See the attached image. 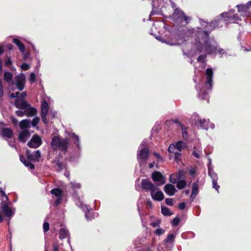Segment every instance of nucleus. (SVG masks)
Listing matches in <instances>:
<instances>
[{
  "label": "nucleus",
  "mask_w": 251,
  "mask_h": 251,
  "mask_svg": "<svg viewBox=\"0 0 251 251\" xmlns=\"http://www.w3.org/2000/svg\"><path fill=\"white\" fill-rule=\"evenodd\" d=\"M195 45L197 50L208 54L216 53L217 51L221 56L226 53L225 51L219 48L216 42L210 41L208 33L206 31H199L196 34Z\"/></svg>",
  "instance_id": "f257e3e1"
},
{
  "label": "nucleus",
  "mask_w": 251,
  "mask_h": 251,
  "mask_svg": "<svg viewBox=\"0 0 251 251\" xmlns=\"http://www.w3.org/2000/svg\"><path fill=\"white\" fill-rule=\"evenodd\" d=\"M156 38L162 43H165L167 45L171 46L180 45L182 44L184 41L188 40V31L187 28L183 30H179L178 33L176 34V41L177 42H173L172 41H169L166 39H164L162 37H156Z\"/></svg>",
  "instance_id": "f03ea898"
},
{
  "label": "nucleus",
  "mask_w": 251,
  "mask_h": 251,
  "mask_svg": "<svg viewBox=\"0 0 251 251\" xmlns=\"http://www.w3.org/2000/svg\"><path fill=\"white\" fill-rule=\"evenodd\" d=\"M69 141L67 138L61 139L59 136L52 138L51 146L53 150H59L65 152L68 148Z\"/></svg>",
  "instance_id": "7ed1b4c3"
},
{
  "label": "nucleus",
  "mask_w": 251,
  "mask_h": 251,
  "mask_svg": "<svg viewBox=\"0 0 251 251\" xmlns=\"http://www.w3.org/2000/svg\"><path fill=\"white\" fill-rule=\"evenodd\" d=\"M152 10L149 16H152L154 15H162V6L163 3V0H152Z\"/></svg>",
  "instance_id": "20e7f679"
},
{
  "label": "nucleus",
  "mask_w": 251,
  "mask_h": 251,
  "mask_svg": "<svg viewBox=\"0 0 251 251\" xmlns=\"http://www.w3.org/2000/svg\"><path fill=\"white\" fill-rule=\"evenodd\" d=\"M236 7L239 13L244 14L245 16L251 15V0L246 4H238Z\"/></svg>",
  "instance_id": "39448f33"
},
{
  "label": "nucleus",
  "mask_w": 251,
  "mask_h": 251,
  "mask_svg": "<svg viewBox=\"0 0 251 251\" xmlns=\"http://www.w3.org/2000/svg\"><path fill=\"white\" fill-rule=\"evenodd\" d=\"M193 120L195 122V124L199 126L202 128L207 129L209 127V121L205 119L201 118L198 114H194L192 116Z\"/></svg>",
  "instance_id": "423d86ee"
},
{
  "label": "nucleus",
  "mask_w": 251,
  "mask_h": 251,
  "mask_svg": "<svg viewBox=\"0 0 251 251\" xmlns=\"http://www.w3.org/2000/svg\"><path fill=\"white\" fill-rule=\"evenodd\" d=\"M25 82V75L24 74L21 73L15 76V81L14 82H12V84H15L19 91H22L24 89Z\"/></svg>",
  "instance_id": "0eeeda50"
},
{
  "label": "nucleus",
  "mask_w": 251,
  "mask_h": 251,
  "mask_svg": "<svg viewBox=\"0 0 251 251\" xmlns=\"http://www.w3.org/2000/svg\"><path fill=\"white\" fill-rule=\"evenodd\" d=\"M26 157L28 160H26L23 155H21L20 159L21 161L26 167H28L30 169H32L34 168L33 164L30 163V161H33L34 155L30 152L28 151H27L26 154Z\"/></svg>",
  "instance_id": "6e6552de"
},
{
  "label": "nucleus",
  "mask_w": 251,
  "mask_h": 251,
  "mask_svg": "<svg viewBox=\"0 0 251 251\" xmlns=\"http://www.w3.org/2000/svg\"><path fill=\"white\" fill-rule=\"evenodd\" d=\"M149 150L147 148L139 149L137 153V159L140 165L144 163L149 156Z\"/></svg>",
  "instance_id": "1a4fd4ad"
},
{
  "label": "nucleus",
  "mask_w": 251,
  "mask_h": 251,
  "mask_svg": "<svg viewBox=\"0 0 251 251\" xmlns=\"http://www.w3.org/2000/svg\"><path fill=\"white\" fill-rule=\"evenodd\" d=\"M0 209L3 213L4 216L8 218L11 217L14 214L11 208L9 207V204L5 201H1L0 204Z\"/></svg>",
  "instance_id": "9d476101"
},
{
  "label": "nucleus",
  "mask_w": 251,
  "mask_h": 251,
  "mask_svg": "<svg viewBox=\"0 0 251 251\" xmlns=\"http://www.w3.org/2000/svg\"><path fill=\"white\" fill-rule=\"evenodd\" d=\"M208 175L209 176L212 180V184L213 188L215 189L217 191H218L220 186L217 185V180H218V176L216 173H215L212 167H211L210 166L208 167Z\"/></svg>",
  "instance_id": "9b49d317"
},
{
  "label": "nucleus",
  "mask_w": 251,
  "mask_h": 251,
  "mask_svg": "<svg viewBox=\"0 0 251 251\" xmlns=\"http://www.w3.org/2000/svg\"><path fill=\"white\" fill-rule=\"evenodd\" d=\"M49 112V105L47 102L44 100L42 101L41 104V117L43 123L47 124L48 121L46 119V116Z\"/></svg>",
  "instance_id": "f8f14e48"
},
{
  "label": "nucleus",
  "mask_w": 251,
  "mask_h": 251,
  "mask_svg": "<svg viewBox=\"0 0 251 251\" xmlns=\"http://www.w3.org/2000/svg\"><path fill=\"white\" fill-rule=\"evenodd\" d=\"M213 74V71L211 69L208 68L206 70V82L205 84V89L207 91L210 90L212 89Z\"/></svg>",
  "instance_id": "ddd939ff"
},
{
  "label": "nucleus",
  "mask_w": 251,
  "mask_h": 251,
  "mask_svg": "<svg viewBox=\"0 0 251 251\" xmlns=\"http://www.w3.org/2000/svg\"><path fill=\"white\" fill-rule=\"evenodd\" d=\"M185 173L183 170H179L178 173L172 174L170 176V181L172 183L175 184L177 180L184 179Z\"/></svg>",
  "instance_id": "4468645a"
},
{
  "label": "nucleus",
  "mask_w": 251,
  "mask_h": 251,
  "mask_svg": "<svg viewBox=\"0 0 251 251\" xmlns=\"http://www.w3.org/2000/svg\"><path fill=\"white\" fill-rule=\"evenodd\" d=\"M41 143L42 140L40 137L37 135H34L27 143V145L30 148H37L41 145Z\"/></svg>",
  "instance_id": "2eb2a0df"
},
{
  "label": "nucleus",
  "mask_w": 251,
  "mask_h": 251,
  "mask_svg": "<svg viewBox=\"0 0 251 251\" xmlns=\"http://www.w3.org/2000/svg\"><path fill=\"white\" fill-rule=\"evenodd\" d=\"M151 195L152 199L155 201H161L164 199L163 193L159 190L157 186L156 189H154V190H153L151 192Z\"/></svg>",
  "instance_id": "dca6fc26"
},
{
  "label": "nucleus",
  "mask_w": 251,
  "mask_h": 251,
  "mask_svg": "<svg viewBox=\"0 0 251 251\" xmlns=\"http://www.w3.org/2000/svg\"><path fill=\"white\" fill-rule=\"evenodd\" d=\"M152 179L154 182L158 183L159 185H162L165 183L164 177L158 172H155L152 174Z\"/></svg>",
  "instance_id": "f3484780"
},
{
  "label": "nucleus",
  "mask_w": 251,
  "mask_h": 251,
  "mask_svg": "<svg viewBox=\"0 0 251 251\" xmlns=\"http://www.w3.org/2000/svg\"><path fill=\"white\" fill-rule=\"evenodd\" d=\"M142 188L146 191H150L151 192L154 189H156V186L151 183L149 180L146 179H142L141 181Z\"/></svg>",
  "instance_id": "a211bd4d"
},
{
  "label": "nucleus",
  "mask_w": 251,
  "mask_h": 251,
  "mask_svg": "<svg viewBox=\"0 0 251 251\" xmlns=\"http://www.w3.org/2000/svg\"><path fill=\"white\" fill-rule=\"evenodd\" d=\"M51 193L52 195L55 196L56 197V200L55 201V204L56 205L59 204L60 203L61 201L62 200V191L58 188H54L51 191Z\"/></svg>",
  "instance_id": "6ab92c4d"
},
{
  "label": "nucleus",
  "mask_w": 251,
  "mask_h": 251,
  "mask_svg": "<svg viewBox=\"0 0 251 251\" xmlns=\"http://www.w3.org/2000/svg\"><path fill=\"white\" fill-rule=\"evenodd\" d=\"M164 190L166 194L170 196H173L177 192L175 186L171 184L165 185L164 187Z\"/></svg>",
  "instance_id": "aec40b11"
},
{
  "label": "nucleus",
  "mask_w": 251,
  "mask_h": 251,
  "mask_svg": "<svg viewBox=\"0 0 251 251\" xmlns=\"http://www.w3.org/2000/svg\"><path fill=\"white\" fill-rule=\"evenodd\" d=\"M79 206L85 212V216L87 220H91L93 219V217L92 216L91 213L90 212V208L88 205H85L82 203H80Z\"/></svg>",
  "instance_id": "412c9836"
},
{
  "label": "nucleus",
  "mask_w": 251,
  "mask_h": 251,
  "mask_svg": "<svg viewBox=\"0 0 251 251\" xmlns=\"http://www.w3.org/2000/svg\"><path fill=\"white\" fill-rule=\"evenodd\" d=\"M14 104L16 107L23 110H24L25 108H26L27 105H28L25 100L20 99H16Z\"/></svg>",
  "instance_id": "4be33fe9"
},
{
  "label": "nucleus",
  "mask_w": 251,
  "mask_h": 251,
  "mask_svg": "<svg viewBox=\"0 0 251 251\" xmlns=\"http://www.w3.org/2000/svg\"><path fill=\"white\" fill-rule=\"evenodd\" d=\"M25 112L26 115L28 117H32L36 114V109L31 106L30 105L28 104L27 107L25 108Z\"/></svg>",
  "instance_id": "5701e85b"
},
{
  "label": "nucleus",
  "mask_w": 251,
  "mask_h": 251,
  "mask_svg": "<svg viewBox=\"0 0 251 251\" xmlns=\"http://www.w3.org/2000/svg\"><path fill=\"white\" fill-rule=\"evenodd\" d=\"M168 151L171 153H175V158L176 160H178L179 159V157L180 156V153L177 152L175 144H171L170 145L168 148Z\"/></svg>",
  "instance_id": "b1692460"
},
{
  "label": "nucleus",
  "mask_w": 251,
  "mask_h": 251,
  "mask_svg": "<svg viewBox=\"0 0 251 251\" xmlns=\"http://www.w3.org/2000/svg\"><path fill=\"white\" fill-rule=\"evenodd\" d=\"M29 133L28 130H25L21 132L19 135V139L20 141L25 143L29 137Z\"/></svg>",
  "instance_id": "393cba45"
},
{
  "label": "nucleus",
  "mask_w": 251,
  "mask_h": 251,
  "mask_svg": "<svg viewBox=\"0 0 251 251\" xmlns=\"http://www.w3.org/2000/svg\"><path fill=\"white\" fill-rule=\"evenodd\" d=\"M199 185L197 182L194 183L192 185V191L191 195V198L193 200L195 198L198 193Z\"/></svg>",
  "instance_id": "a878e982"
},
{
  "label": "nucleus",
  "mask_w": 251,
  "mask_h": 251,
  "mask_svg": "<svg viewBox=\"0 0 251 251\" xmlns=\"http://www.w3.org/2000/svg\"><path fill=\"white\" fill-rule=\"evenodd\" d=\"M13 41L18 47L21 52L24 53L25 51V47L23 44L17 38L13 39Z\"/></svg>",
  "instance_id": "bb28decb"
},
{
  "label": "nucleus",
  "mask_w": 251,
  "mask_h": 251,
  "mask_svg": "<svg viewBox=\"0 0 251 251\" xmlns=\"http://www.w3.org/2000/svg\"><path fill=\"white\" fill-rule=\"evenodd\" d=\"M1 133L3 136L7 138H11L12 136V131L10 128H4L1 131Z\"/></svg>",
  "instance_id": "cd10ccee"
},
{
  "label": "nucleus",
  "mask_w": 251,
  "mask_h": 251,
  "mask_svg": "<svg viewBox=\"0 0 251 251\" xmlns=\"http://www.w3.org/2000/svg\"><path fill=\"white\" fill-rule=\"evenodd\" d=\"M68 235V231L66 229L62 228L60 230L59 237L61 239H63L66 238Z\"/></svg>",
  "instance_id": "c85d7f7f"
},
{
  "label": "nucleus",
  "mask_w": 251,
  "mask_h": 251,
  "mask_svg": "<svg viewBox=\"0 0 251 251\" xmlns=\"http://www.w3.org/2000/svg\"><path fill=\"white\" fill-rule=\"evenodd\" d=\"M20 126L21 128H26L30 126V121L28 120H23L20 123Z\"/></svg>",
  "instance_id": "c756f323"
},
{
  "label": "nucleus",
  "mask_w": 251,
  "mask_h": 251,
  "mask_svg": "<svg viewBox=\"0 0 251 251\" xmlns=\"http://www.w3.org/2000/svg\"><path fill=\"white\" fill-rule=\"evenodd\" d=\"M176 147L177 152L180 153L182 149L185 146V144L182 141H178L176 144Z\"/></svg>",
  "instance_id": "7c9ffc66"
},
{
  "label": "nucleus",
  "mask_w": 251,
  "mask_h": 251,
  "mask_svg": "<svg viewBox=\"0 0 251 251\" xmlns=\"http://www.w3.org/2000/svg\"><path fill=\"white\" fill-rule=\"evenodd\" d=\"M176 183H177V188L179 189H183L186 185V182L184 179L177 180Z\"/></svg>",
  "instance_id": "2f4dec72"
},
{
  "label": "nucleus",
  "mask_w": 251,
  "mask_h": 251,
  "mask_svg": "<svg viewBox=\"0 0 251 251\" xmlns=\"http://www.w3.org/2000/svg\"><path fill=\"white\" fill-rule=\"evenodd\" d=\"M199 96L201 99H208L207 92L206 91L205 89H201L200 90Z\"/></svg>",
  "instance_id": "473e14b6"
},
{
  "label": "nucleus",
  "mask_w": 251,
  "mask_h": 251,
  "mask_svg": "<svg viewBox=\"0 0 251 251\" xmlns=\"http://www.w3.org/2000/svg\"><path fill=\"white\" fill-rule=\"evenodd\" d=\"M161 212L165 216H170L172 213L170 211L169 208L167 207H161Z\"/></svg>",
  "instance_id": "72a5a7b5"
},
{
  "label": "nucleus",
  "mask_w": 251,
  "mask_h": 251,
  "mask_svg": "<svg viewBox=\"0 0 251 251\" xmlns=\"http://www.w3.org/2000/svg\"><path fill=\"white\" fill-rule=\"evenodd\" d=\"M13 75L11 73L5 72L4 74V79L7 82H10L12 80Z\"/></svg>",
  "instance_id": "f704fd0d"
},
{
  "label": "nucleus",
  "mask_w": 251,
  "mask_h": 251,
  "mask_svg": "<svg viewBox=\"0 0 251 251\" xmlns=\"http://www.w3.org/2000/svg\"><path fill=\"white\" fill-rule=\"evenodd\" d=\"M172 16H185L184 12L179 8H176L174 9V12Z\"/></svg>",
  "instance_id": "c9c22d12"
},
{
  "label": "nucleus",
  "mask_w": 251,
  "mask_h": 251,
  "mask_svg": "<svg viewBox=\"0 0 251 251\" xmlns=\"http://www.w3.org/2000/svg\"><path fill=\"white\" fill-rule=\"evenodd\" d=\"M229 15V16H236L237 14H235V10L233 9H231L228 11V12H224L220 14V16H225Z\"/></svg>",
  "instance_id": "e433bc0d"
},
{
  "label": "nucleus",
  "mask_w": 251,
  "mask_h": 251,
  "mask_svg": "<svg viewBox=\"0 0 251 251\" xmlns=\"http://www.w3.org/2000/svg\"><path fill=\"white\" fill-rule=\"evenodd\" d=\"M177 17V20L183 23L182 24V25H186L187 24V18H189V17Z\"/></svg>",
  "instance_id": "4c0bfd02"
},
{
  "label": "nucleus",
  "mask_w": 251,
  "mask_h": 251,
  "mask_svg": "<svg viewBox=\"0 0 251 251\" xmlns=\"http://www.w3.org/2000/svg\"><path fill=\"white\" fill-rule=\"evenodd\" d=\"M187 128L184 126H181V130H182V137L183 139H187L188 138V134L186 131Z\"/></svg>",
  "instance_id": "58836bf2"
},
{
  "label": "nucleus",
  "mask_w": 251,
  "mask_h": 251,
  "mask_svg": "<svg viewBox=\"0 0 251 251\" xmlns=\"http://www.w3.org/2000/svg\"><path fill=\"white\" fill-rule=\"evenodd\" d=\"M70 137L75 140V143L76 144L77 146H79V141L78 137L74 133L70 134Z\"/></svg>",
  "instance_id": "ea45409f"
},
{
  "label": "nucleus",
  "mask_w": 251,
  "mask_h": 251,
  "mask_svg": "<svg viewBox=\"0 0 251 251\" xmlns=\"http://www.w3.org/2000/svg\"><path fill=\"white\" fill-rule=\"evenodd\" d=\"M223 18V20L225 21H229L230 23H234L235 20V18H237V17H222Z\"/></svg>",
  "instance_id": "a19ab883"
},
{
  "label": "nucleus",
  "mask_w": 251,
  "mask_h": 251,
  "mask_svg": "<svg viewBox=\"0 0 251 251\" xmlns=\"http://www.w3.org/2000/svg\"><path fill=\"white\" fill-rule=\"evenodd\" d=\"M71 185L72 188L74 190L80 189L81 187V185L79 183H76L75 182H71Z\"/></svg>",
  "instance_id": "79ce46f5"
},
{
  "label": "nucleus",
  "mask_w": 251,
  "mask_h": 251,
  "mask_svg": "<svg viewBox=\"0 0 251 251\" xmlns=\"http://www.w3.org/2000/svg\"><path fill=\"white\" fill-rule=\"evenodd\" d=\"M160 224V220L159 219H155L154 221L151 222V225L153 227H157Z\"/></svg>",
  "instance_id": "37998d69"
},
{
  "label": "nucleus",
  "mask_w": 251,
  "mask_h": 251,
  "mask_svg": "<svg viewBox=\"0 0 251 251\" xmlns=\"http://www.w3.org/2000/svg\"><path fill=\"white\" fill-rule=\"evenodd\" d=\"M41 156V152H40V151H39V150H37L35 153V155H34V157H33V161H38V160H39V158H40Z\"/></svg>",
  "instance_id": "c03bdc74"
},
{
  "label": "nucleus",
  "mask_w": 251,
  "mask_h": 251,
  "mask_svg": "<svg viewBox=\"0 0 251 251\" xmlns=\"http://www.w3.org/2000/svg\"><path fill=\"white\" fill-rule=\"evenodd\" d=\"M164 233L165 230L161 228H158L155 231V233L158 236L163 234Z\"/></svg>",
  "instance_id": "a18cd8bd"
},
{
  "label": "nucleus",
  "mask_w": 251,
  "mask_h": 251,
  "mask_svg": "<svg viewBox=\"0 0 251 251\" xmlns=\"http://www.w3.org/2000/svg\"><path fill=\"white\" fill-rule=\"evenodd\" d=\"M36 80V75L34 73H31L30 75L29 81L32 83Z\"/></svg>",
  "instance_id": "49530a36"
},
{
  "label": "nucleus",
  "mask_w": 251,
  "mask_h": 251,
  "mask_svg": "<svg viewBox=\"0 0 251 251\" xmlns=\"http://www.w3.org/2000/svg\"><path fill=\"white\" fill-rule=\"evenodd\" d=\"M174 238V235L173 234H169L167 238L165 240L166 243H168L170 242H173Z\"/></svg>",
  "instance_id": "de8ad7c7"
},
{
  "label": "nucleus",
  "mask_w": 251,
  "mask_h": 251,
  "mask_svg": "<svg viewBox=\"0 0 251 251\" xmlns=\"http://www.w3.org/2000/svg\"><path fill=\"white\" fill-rule=\"evenodd\" d=\"M40 121V119L39 118H34L31 122V124L33 126H35L38 125Z\"/></svg>",
  "instance_id": "09e8293b"
},
{
  "label": "nucleus",
  "mask_w": 251,
  "mask_h": 251,
  "mask_svg": "<svg viewBox=\"0 0 251 251\" xmlns=\"http://www.w3.org/2000/svg\"><path fill=\"white\" fill-rule=\"evenodd\" d=\"M16 114L17 115L22 117L24 115H25V110H19L16 111Z\"/></svg>",
  "instance_id": "8fccbe9b"
},
{
  "label": "nucleus",
  "mask_w": 251,
  "mask_h": 251,
  "mask_svg": "<svg viewBox=\"0 0 251 251\" xmlns=\"http://www.w3.org/2000/svg\"><path fill=\"white\" fill-rule=\"evenodd\" d=\"M21 68L23 70H27L30 68V65L26 63H23L21 65Z\"/></svg>",
  "instance_id": "3c124183"
},
{
  "label": "nucleus",
  "mask_w": 251,
  "mask_h": 251,
  "mask_svg": "<svg viewBox=\"0 0 251 251\" xmlns=\"http://www.w3.org/2000/svg\"><path fill=\"white\" fill-rule=\"evenodd\" d=\"M153 154L157 158L158 162H161L163 161L162 157L159 153L156 152H153Z\"/></svg>",
  "instance_id": "603ef678"
},
{
  "label": "nucleus",
  "mask_w": 251,
  "mask_h": 251,
  "mask_svg": "<svg viewBox=\"0 0 251 251\" xmlns=\"http://www.w3.org/2000/svg\"><path fill=\"white\" fill-rule=\"evenodd\" d=\"M205 25L204 26V28L206 29H210V27L213 26V27H215V24L213 23H206Z\"/></svg>",
  "instance_id": "864d4df0"
},
{
  "label": "nucleus",
  "mask_w": 251,
  "mask_h": 251,
  "mask_svg": "<svg viewBox=\"0 0 251 251\" xmlns=\"http://www.w3.org/2000/svg\"><path fill=\"white\" fill-rule=\"evenodd\" d=\"M50 225L48 222H45L43 224V229L45 232H47L49 230Z\"/></svg>",
  "instance_id": "5fc2aeb1"
},
{
  "label": "nucleus",
  "mask_w": 251,
  "mask_h": 251,
  "mask_svg": "<svg viewBox=\"0 0 251 251\" xmlns=\"http://www.w3.org/2000/svg\"><path fill=\"white\" fill-rule=\"evenodd\" d=\"M165 203L168 205H173V200L172 199L167 198L165 200Z\"/></svg>",
  "instance_id": "6e6d98bb"
},
{
  "label": "nucleus",
  "mask_w": 251,
  "mask_h": 251,
  "mask_svg": "<svg viewBox=\"0 0 251 251\" xmlns=\"http://www.w3.org/2000/svg\"><path fill=\"white\" fill-rule=\"evenodd\" d=\"M179 222V218H175L173 219V220L172 221V225L174 226H176L178 224Z\"/></svg>",
  "instance_id": "4d7b16f0"
},
{
  "label": "nucleus",
  "mask_w": 251,
  "mask_h": 251,
  "mask_svg": "<svg viewBox=\"0 0 251 251\" xmlns=\"http://www.w3.org/2000/svg\"><path fill=\"white\" fill-rule=\"evenodd\" d=\"M8 201H9V199H8V197L6 196V195H5V196L2 197V200L1 201H5V202H7L8 204H9L10 203V202H9Z\"/></svg>",
  "instance_id": "13d9d810"
},
{
  "label": "nucleus",
  "mask_w": 251,
  "mask_h": 251,
  "mask_svg": "<svg viewBox=\"0 0 251 251\" xmlns=\"http://www.w3.org/2000/svg\"><path fill=\"white\" fill-rule=\"evenodd\" d=\"M146 146H147V142H146V141H143V142H142V143L141 144V145H140V147H139V149H142V148H146Z\"/></svg>",
  "instance_id": "bf43d9fd"
},
{
  "label": "nucleus",
  "mask_w": 251,
  "mask_h": 251,
  "mask_svg": "<svg viewBox=\"0 0 251 251\" xmlns=\"http://www.w3.org/2000/svg\"><path fill=\"white\" fill-rule=\"evenodd\" d=\"M204 58H205L204 56H203V55H200L198 58V61L199 62H203L204 61Z\"/></svg>",
  "instance_id": "052dcab7"
},
{
  "label": "nucleus",
  "mask_w": 251,
  "mask_h": 251,
  "mask_svg": "<svg viewBox=\"0 0 251 251\" xmlns=\"http://www.w3.org/2000/svg\"><path fill=\"white\" fill-rule=\"evenodd\" d=\"M185 207V203L184 202H181L179 204L178 207L179 209L182 210L184 209Z\"/></svg>",
  "instance_id": "680f3d73"
},
{
  "label": "nucleus",
  "mask_w": 251,
  "mask_h": 251,
  "mask_svg": "<svg viewBox=\"0 0 251 251\" xmlns=\"http://www.w3.org/2000/svg\"><path fill=\"white\" fill-rule=\"evenodd\" d=\"M0 194L2 197L6 195L4 191L2 189V188H0Z\"/></svg>",
  "instance_id": "e2e57ef3"
},
{
  "label": "nucleus",
  "mask_w": 251,
  "mask_h": 251,
  "mask_svg": "<svg viewBox=\"0 0 251 251\" xmlns=\"http://www.w3.org/2000/svg\"><path fill=\"white\" fill-rule=\"evenodd\" d=\"M53 251H59L58 246L57 244L53 245Z\"/></svg>",
  "instance_id": "0e129e2a"
},
{
  "label": "nucleus",
  "mask_w": 251,
  "mask_h": 251,
  "mask_svg": "<svg viewBox=\"0 0 251 251\" xmlns=\"http://www.w3.org/2000/svg\"><path fill=\"white\" fill-rule=\"evenodd\" d=\"M195 173H196V170L195 169H191L190 170L189 174H190V175L194 176L195 174Z\"/></svg>",
  "instance_id": "69168bd1"
},
{
  "label": "nucleus",
  "mask_w": 251,
  "mask_h": 251,
  "mask_svg": "<svg viewBox=\"0 0 251 251\" xmlns=\"http://www.w3.org/2000/svg\"><path fill=\"white\" fill-rule=\"evenodd\" d=\"M5 65L9 66L12 64V61L10 58H8L7 61L5 62Z\"/></svg>",
  "instance_id": "338daca9"
},
{
  "label": "nucleus",
  "mask_w": 251,
  "mask_h": 251,
  "mask_svg": "<svg viewBox=\"0 0 251 251\" xmlns=\"http://www.w3.org/2000/svg\"><path fill=\"white\" fill-rule=\"evenodd\" d=\"M26 96V93L25 92H24L21 94L20 97L21 99L23 100Z\"/></svg>",
  "instance_id": "774afa93"
}]
</instances>
